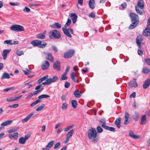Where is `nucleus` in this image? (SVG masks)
Listing matches in <instances>:
<instances>
[{
	"label": "nucleus",
	"mask_w": 150,
	"mask_h": 150,
	"mask_svg": "<svg viewBox=\"0 0 150 150\" xmlns=\"http://www.w3.org/2000/svg\"><path fill=\"white\" fill-rule=\"evenodd\" d=\"M88 137L89 139H91L94 143L98 141V137L97 136V133L95 128H91L88 132Z\"/></svg>",
	"instance_id": "f257e3e1"
},
{
	"label": "nucleus",
	"mask_w": 150,
	"mask_h": 150,
	"mask_svg": "<svg viewBox=\"0 0 150 150\" xmlns=\"http://www.w3.org/2000/svg\"><path fill=\"white\" fill-rule=\"evenodd\" d=\"M71 23V20L70 19L68 18L67 21L65 25V27H63L62 28L65 35L70 38L72 37V35L69 33L73 34V30L71 28H67L66 27L69 25Z\"/></svg>",
	"instance_id": "f03ea898"
},
{
	"label": "nucleus",
	"mask_w": 150,
	"mask_h": 150,
	"mask_svg": "<svg viewBox=\"0 0 150 150\" xmlns=\"http://www.w3.org/2000/svg\"><path fill=\"white\" fill-rule=\"evenodd\" d=\"M49 37L51 39H59L61 37V35L59 31L54 30L50 32Z\"/></svg>",
	"instance_id": "7ed1b4c3"
},
{
	"label": "nucleus",
	"mask_w": 150,
	"mask_h": 150,
	"mask_svg": "<svg viewBox=\"0 0 150 150\" xmlns=\"http://www.w3.org/2000/svg\"><path fill=\"white\" fill-rule=\"evenodd\" d=\"M10 29L12 31L16 32H21L25 30L23 26L17 24L12 25L10 27Z\"/></svg>",
	"instance_id": "20e7f679"
},
{
	"label": "nucleus",
	"mask_w": 150,
	"mask_h": 150,
	"mask_svg": "<svg viewBox=\"0 0 150 150\" xmlns=\"http://www.w3.org/2000/svg\"><path fill=\"white\" fill-rule=\"evenodd\" d=\"M75 51L74 50H69L64 53V57L66 59L72 57Z\"/></svg>",
	"instance_id": "39448f33"
},
{
	"label": "nucleus",
	"mask_w": 150,
	"mask_h": 150,
	"mask_svg": "<svg viewBox=\"0 0 150 150\" xmlns=\"http://www.w3.org/2000/svg\"><path fill=\"white\" fill-rule=\"evenodd\" d=\"M132 22H135L137 23L139 22V17L137 15L134 13H131L129 14Z\"/></svg>",
	"instance_id": "423d86ee"
},
{
	"label": "nucleus",
	"mask_w": 150,
	"mask_h": 150,
	"mask_svg": "<svg viewBox=\"0 0 150 150\" xmlns=\"http://www.w3.org/2000/svg\"><path fill=\"white\" fill-rule=\"evenodd\" d=\"M53 68L54 70L57 71H60V63L59 61L57 60L54 64Z\"/></svg>",
	"instance_id": "0eeeda50"
},
{
	"label": "nucleus",
	"mask_w": 150,
	"mask_h": 150,
	"mask_svg": "<svg viewBox=\"0 0 150 150\" xmlns=\"http://www.w3.org/2000/svg\"><path fill=\"white\" fill-rule=\"evenodd\" d=\"M50 66V64L48 61L45 60L43 62L41 65V68L43 70L47 69Z\"/></svg>",
	"instance_id": "6e6552de"
},
{
	"label": "nucleus",
	"mask_w": 150,
	"mask_h": 150,
	"mask_svg": "<svg viewBox=\"0 0 150 150\" xmlns=\"http://www.w3.org/2000/svg\"><path fill=\"white\" fill-rule=\"evenodd\" d=\"M142 40V37L141 35H139L136 38V43L139 48H140L141 47V44Z\"/></svg>",
	"instance_id": "1a4fd4ad"
},
{
	"label": "nucleus",
	"mask_w": 150,
	"mask_h": 150,
	"mask_svg": "<svg viewBox=\"0 0 150 150\" xmlns=\"http://www.w3.org/2000/svg\"><path fill=\"white\" fill-rule=\"evenodd\" d=\"M11 50V49L4 50H3L2 53V56L4 60L6 59L7 57V54L9 53Z\"/></svg>",
	"instance_id": "9d476101"
},
{
	"label": "nucleus",
	"mask_w": 150,
	"mask_h": 150,
	"mask_svg": "<svg viewBox=\"0 0 150 150\" xmlns=\"http://www.w3.org/2000/svg\"><path fill=\"white\" fill-rule=\"evenodd\" d=\"M150 85V79H149L146 80L144 83L143 85L144 89H146L149 87Z\"/></svg>",
	"instance_id": "9b49d317"
},
{
	"label": "nucleus",
	"mask_w": 150,
	"mask_h": 150,
	"mask_svg": "<svg viewBox=\"0 0 150 150\" xmlns=\"http://www.w3.org/2000/svg\"><path fill=\"white\" fill-rule=\"evenodd\" d=\"M137 6L141 9H143L144 6V2L143 0H139Z\"/></svg>",
	"instance_id": "f8f14e48"
},
{
	"label": "nucleus",
	"mask_w": 150,
	"mask_h": 150,
	"mask_svg": "<svg viewBox=\"0 0 150 150\" xmlns=\"http://www.w3.org/2000/svg\"><path fill=\"white\" fill-rule=\"evenodd\" d=\"M129 136L130 137L135 139H138L140 138L139 136L136 135L134 132L131 130L129 131Z\"/></svg>",
	"instance_id": "ddd939ff"
},
{
	"label": "nucleus",
	"mask_w": 150,
	"mask_h": 150,
	"mask_svg": "<svg viewBox=\"0 0 150 150\" xmlns=\"http://www.w3.org/2000/svg\"><path fill=\"white\" fill-rule=\"evenodd\" d=\"M41 43H42L41 41L38 40H33L31 42V44L34 46H38V47Z\"/></svg>",
	"instance_id": "4468645a"
},
{
	"label": "nucleus",
	"mask_w": 150,
	"mask_h": 150,
	"mask_svg": "<svg viewBox=\"0 0 150 150\" xmlns=\"http://www.w3.org/2000/svg\"><path fill=\"white\" fill-rule=\"evenodd\" d=\"M70 17L71 18L73 22L74 23H75L77 19V16L76 15L73 13H72L71 14Z\"/></svg>",
	"instance_id": "2eb2a0df"
},
{
	"label": "nucleus",
	"mask_w": 150,
	"mask_h": 150,
	"mask_svg": "<svg viewBox=\"0 0 150 150\" xmlns=\"http://www.w3.org/2000/svg\"><path fill=\"white\" fill-rule=\"evenodd\" d=\"M47 57H46L45 59L52 62H54V59L52 54L50 53H47Z\"/></svg>",
	"instance_id": "dca6fc26"
},
{
	"label": "nucleus",
	"mask_w": 150,
	"mask_h": 150,
	"mask_svg": "<svg viewBox=\"0 0 150 150\" xmlns=\"http://www.w3.org/2000/svg\"><path fill=\"white\" fill-rule=\"evenodd\" d=\"M33 115V112L30 113L25 118L23 119L21 121L23 123L27 122L31 118Z\"/></svg>",
	"instance_id": "f3484780"
},
{
	"label": "nucleus",
	"mask_w": 150,
	"mask_h": 150,
	"mask_svg": "<svg viewBox=\"0 0 150 150\" xmlns=\"http://www.w3.org/2000/svg\"><path fill=\"white\" fill-rule=\"evenodd\" d=\"M129 86L131 87H134L136 88L137 86V83L135 81H131L128 83Z\"/></svg>",
	"instance_id": "a211bd4d"
},
{
	"label": "nucleus",
	"mask_w": 150,
	"mask_h": 150,
	"mask_svg": "<svg viewBox=\"0 0 150 150\" xmlns=\"http://www.w3.org/2000/svg\"><path fill=\"white\" fill-rule=\"evenodd\" d=\"M50 27L53 28H60L61 27V25L59 23L57 22L50 25Z\"/></svg>",
	"instance_id": "6ab92c4d"
},
{
	"label": "nucleus",
	"mask_w": 150,
	"mask_h": 150,
	"mask_svg": "<svg viewBox=\"0 0 150 150\" xmlns=\"http://www.w3.org/2000/svg\"><path fill=\"white\" fill-rule=\"evenodd\" d=\"M121 119V118L119 117L116 119L115 122V125L118 128H119L121 126L120 123Z\"/></svg>",
	"instance_id": "aec40b11"
},
{
	"label": "nucleus",
	"mask_w": 150,
	"mask_h": 150,
	"mask_svg": "<svg viewBox=\"0 0 150 150\" xmlns=\"http://www.w3.org/2000/svg\"><path fill=\"white\" fill-rule=\"evenodd\" d=\"M76 75L75 74V73L74 72H72L71 74V77L72 79L76 83H78L79 82L78 80V79L76 77Z\"/></svg>",
	"instance_id": "412c9836"
},
{
	"label": "nucleus",
	"mask_w": 150,
	"mask_h": 150,
	"mask_svg": "<svg viewBox=\"0 0 150 150\" xmlns=\"http://www.w3.org/2000/svg\"><path fill=\"white\" fill-rule=\"evenodd\" d=\"M13 122V120H8L6 121L5 122H2L1 124V125L2 127H5V126H6L7 125H9L11 124Z\"/></svg>",
	"instance_id": "4be33fe9"
},
{
	"label": "nucleus",
	"mask_w": 150,
	"mask_h": 150,
	"mask_svg": "<svg viewBox=\"0 0 150 150\" xmlns=\"http://www.w3.org/2000/svg\"><path fill=\"white\" fill-rule=\"evenodd\" d=\"M50 83L49 82V81L48 79H47L46 81L44 82H43L42 84H40L38 86L36 87L35 89L36 90H38L41 87L42 85H48L50 84Z\"/></svg>",
	"instance_id": "5701e85b"
},
{
	"label": "nucleus",
	"mask_w": 150,
	"mask_h": 150,
	"mask_svg": "<svg viewBox=\"0 0 150 150\" xmlns=\"http://www.w3.org/2000/svg\"><path fill=\"white\" fill-rule=\"evenodd\" d=\"M88 4L90 8L91 9H92L94 8L95 3L94 0H90Z\"/></svg>",
	"instance_id": "b1692460"
},
{
	"label": "nucleus",
	"mask_w": 150,
	"mask_h": 150,
	"mask_svg": "<svg viewBox=\"0 0 150 150\" xmlns=\"http://www.w3.org/2000/svg\"><path fill=\"white\" fill-rule=\"evenodd\" d=\"M129 117V115L127 112H126L125 115V120L124 122V124L126 125L127 124L128 122V118Z\"/></svg>",
	"instance_id": "393cba45"
},
{
	"label": "nucleus",
	"mask_w": 150,
	"mask_h": 150,
	"mask_svg": "<svg viewBox=\"0 0 150 150\" xmlns=\"http://www.w3.org/2000/svg\"><path fill=\"white\" fill-rule=\"evenodd\" d=\"M82 93L81 91L76 90L74 92V94L75 97L77 98H79L81 96Z\"/></svg>",
	"instance_id": "a878e982"
},
{
	"label": "nucleus",
	"mask_w": 150,
	"mask_h": 150,
	"mask_svg": "<svg viewBox=\"0 0 150 150\" xmlns=\"http://www.w3.org/2000/svg\"><path fill=\"white\" fill-rule=\"evenodd\" d=\"M102 127L105 129L109 130L111 131H114L115 130V128L112 127H109L107 126L102 125Z\"/></svg>",
	"instance_id": "bb28decb"
},
{
	"label": "nucleus",
	"mask_w": 150,
	"mask_h": 150,
	"mask_svg": "<svg viewBox=\"0 0 150 150\" xmlns=\"http://www.w3.org/2000/svg\"><path fill=\"white\" fill-rule=\"evenodd\" d=\"M58 78L57 76H54L52 78L47 79L49 82L50 84L51 82H54L57 80Z\"/></svg>",
	"instance_id": "cd10ccee"
},
{
	"label": "nucleus",
	"mask_w": 150,
	"mask_h": 150,
	"mask_svg": "<svg viewBox=\"0 0 150 150\" xmlns=\"http://www.w3.org/2000/svg\"><path fill=\"white\" fill-rule=\"evenodd\" d=\"M146 122V120L145 115L142 116L141 118V122L140 124L141 125H145Z\"/></svg>",
	"instance_id": "c85d7f7f"
},
{
	"label": "nucleus",
	"mask_w": 150,
	"mask_h": 150,
	"mask_svg": "<svg viewBox=\"0 0 150 150\" xmlns=\"http://www.w3.org/2000/svg\"><path fill=\"white\" fill-rule=\"evenodd\" d=\"M10 76L9 74L6 72L4 73L1 77V79H8L10 78Z\"/></svg>",
	"instance_id": "c756f323"
},
{
	"label": "nucleus",
	"mask_w": 150,
	"mask_h": 150,
	"mask_svg": "<svg viewBox=\"0 0 150 150\" xmlns=\"http://www.w3.org/2000/svg\"><path fill=\"white\" fill-rule=\"evenodd\" d=\"M54 143L53 141L50 142L46 146L47 150H49L52 146Z\"/></svg>",
	"instance_id": "7c9ffc66"
},
{
	"label": "nucleus",
	"mask_w": 150,
	"mask_h": 150,
	"mask_svg": "<svg viewBox=\"0 0 150 150\" xmlns=\"http://www.w3.org/2000/svg\"><path fill=\"white\" fill-rule=\"evenodd\" d=\"M139 118V113L137 112H135V115H133V119L136 121L138 120V119Z\"/></svg>",
	"instance_id": "2f4dec72"
},
{
	"label": "nucleus",
	"mask_w": 150,
	"mask_h": 150,
	"mask_svg": "<svg viewBox=\"0 0 150 150\" xmlns=\"http://www.w3.org/2000/svg\"><path fill=\"white\" fill-rule=\"evenodd\" d=\"M18 134L17 132L14 133L13 134L11 135H10L9 136V137L11 138V137L14 138L15 139H17L18 137Z\"/></svg>",
	"instance_id": "473e14b6"
},
{
	"label": "nucleus",
	"mask_w": 150,
	"mask_h": 150,
	"mask_svg": "<svg viewBox=\"0 0 150 150\" xmlns=\"http://www.w3.org/2000/svg\"><path fill=\"white\" fill-rule=\"evenodd\" d=\"M71 103L72 107L74 108H75L77 107V102L75 100H72L71 101Z\"/></svg>",
	"instance_id": "72a5a7b5"
},
{
	"label": "nucleus",
	"mask_w": 150,
	"mask_h": 150,
	"mask_svg": "<svg viewBox=\"0 0 150 150\" xmlns=\"http://www.w3.org/2000/svg\"><path fill=\"white\" fill-rule=\"evenodd\" d=\"M74 131L73 129H71L70 130L67 134L66 137L70 138L72 136L74 133Z\"/></svg>",
	"instance_id": "f704fd0d"
},
{
	"label": "nucleus",
	"mask_w": 150,
	"mask_h": 150,
	"mask_svg": "<svg viewBox=\"0 0 150 150\" xmlns=\"http://www.w3.org/2000/svg\"><path fill=\"white\" fill-rule=\"evenodd\" d=\"M50 96L46 94H43L40 96L38 97L39 99L41 100V99L43 98H46L50 97Z\"/></svg>",
	"instance_id": "c9c22d12"
},
{
	"label": "nucleus",
	"mask_w": 150,
	"mask_h": 150,
	"mask_svg": "<svg viewBox=\"0 0 150 150\" xmlns=\"http://www.w3.org/2000/svg\"><path fill=\"white\" fill-rule=\"evenodd\" d=\"M36 37L38 38L43 39L45 38V34L43 33L42 34H38L36 35Z\"/></svg>",
	"instance_id": "e433bc0d"
},
{
	"label": "nucleus",
	"mask_w": 150,
	"mask_h": 150,
	"mask_svg": "<svg viewBox=\"0 0 150 150\" xmlns=\"http://www.w3.org/2000/svg\"><path fill=\"white\" fill-rule=\"evenodd\" d=\"M19 129V127H16L10 129L8 131L9 133H11L15 132Z\"/></svg>",
	"instance_id": "4c0bfd02"
},
{
	"label": "nucleus",
	"mask_w": 150,
	"mask_h": 150,
	"mask_svg": "<svg viewBox=\"0 0 150 150\" xmlns=\"http://www.w3.org/2000/svg\"><path fill=\"white\" fill-rule=\"evenodd\" d=\"M142 72L144 74H147L150 71V69L146 67H144L142 69Z\"/></svg>",
	"instance_id": "58836bf2"
},
{
	"label": "nucleus",
	"mask_w": 150,
	"mask_h": 150,
	"mask_svg": "<svg viewBox=\"0 0 150 150\" xmlns=\"http://www.w3.org/2000/svg\"><path fill=\"white\" fill-rule=\"evenodd\" d=\"M99 124L102 127V125L106 126L105 124H106V121L105 119H103L99 121Z\"/></svg>",
	"instance_id": "ea45409f"
},
{
	"label": "nucleus",
	"mask_w": 150,
	"mask_h": 150,
	"mask_svg": "<svg viewBox=\"0 0 150 150\" xmlns=\"http://www.w3.org/2000/svg\"><path fill=\"white\" fill-rule=\"evenodd\" d=\"M139 7L137 6H136L135 7V10L137 13L140 15H142L143 13V12L141 10H139Z\"/></svg>",
	"instance_id": "a19ab883"
},
{
	"label": "nucleus",
	"mask_w": 150,
	"mask_h": 150,
	"mask_svg": "<svg viewBox=\"0 0 150 150\" xmlns=\"http://www.w3.org/2000/svg\"><path fill=\"white\" fill-rule=\"evenodd\" d=\"M41 101V100L39 99H38V100H36L34 102L31 103L30 105L31 106H33L35 105H36L38 103H39Z\"/></svg>",
	"instance_id": "79ce46f5"
},
{
	"label": "nucleus",
	"mask_w": 150,
	"mask_h": 150,
	"mask_svg": "<svg viewBox=\"0 0 150 150\" xmlns=\"http://www.w3.org/2000/svg\"><path fill=\"white\" fill-rule=\"evenodd\" d=\"M41 101V100L39 99H38V100H36L34 102L31 103L30 105L31 106H33L35 105H36L38 103H39Z\"/></svg>",
	"instance_id": "37998d69"
},
{
	"label": "nucleus",
	"mask_w": 150,
	"mask_h": 150,
	"mask_svg": "<svg viewBox=\"0 0 150 150\" xmlns=\"http://www.w3.org/2000/svg\"><path fill=\"white\" fill-rule=\"evenodd\" d=\"M19 143L22 144H24L26 142V140L24 139V137L20 138L19 139Z\"/></svg>",
	"instance_id": "c03bdc74"
},
{
	"label": "nucleus",
	"mask_w": 150,
	"mask_h": 150,
	"mask_svg": "<svg viewBox=\"0 0 150 150\" xmlns=\"http://www.w3.org/2000/svg\"><path fill=\"white\" fill-rule=\"evenodd\" d=\"M132 24H131L129 27V29H132L134 28L137 25V23H135V22H132Z\"/></svg>",
	"instance_id": "a18cd8bd"
},
{
	"label": "nucleus",
	"mask_w": 150,
	"mask_h": 150,
	"mask_svg": "<svg viewBox=\"0 0 150 150\" xmlns=\"http://www.w3.org/2000/svg\"><path fill=\"white\" fill-rule=\"evenodd\" d=\"M66 74H67L64 73L61 76V80H64L67 79V77L66 76Z\"/></svg>",
	"instance_id": "49530a36"
},
{
	"label": "nucleus",
	"mask_w": 150,
	"mask_h": 150,
	"mask_svg": "<svg viewBox=\"0 0 150 150\" xmlns=\"http://www.w3.org/2000/svg\"><path fill=\"white\" fill-rule=\"evenodd\" d=\"M45 105L43 104L39 106L36 109V110L37 111L41 110L44 107Z\"/></svg>",
	"instance_id": "de8ad7c7"
},
{
	"label": "nucleus",
	"mask_w": 150,
	"mask_h": 150,
	"mask_svg": "<svg viewBox=\"0 0 150 150\" xmlns=\"http://www.w3.org/2000/svg\"><path fill=\"white\" fill-rule=\"evenodd\" d=\"M16 54L17 55L20 56L23 54V51L18 50L16 51Z\"/></svg>",
	"instance_id": "09e8293b"
},
{
	"label": "nucleus",
	"mask_w": 150,
	"mask_h": 150,
	"mask_svg": "<svg viewBox=\"0 0 150 150\" xmlns=\"http://www.w3.org/2000/svg\"><path fill=\"white\" fill-rule=\"evenodd\" d=\"M23 11L25 12L28 13L30 11V9L28 7L25 6V8L23 9Z\"/></svg>",
	"instance_id": "8fccbe9b"
},
{
	"label": "nucleus",
	"mask_w": 150,
	"mask_h": 150,
	"mask_svg": "<svg viewBox=\"0 0 150 150\" xmlns=\"http://www.w3.org/2000/svg\"><path fill=\"white\" fill-rule=\"evenodd\" d=\"M12 40H7L4 41V44H9L11 45H13L12 43L11 42Z\"/></svg>",
	"instance_id": "3c124183"
},
{
	"label": "nucleus",
	"mask_w": 150,
	"mask_h": 150,
	"mask_svg": "<svg viewBox=\"0 0 150 150\" xmlns=\"http://www.w3.org/2000/svg\"><path fill=\"white\" fill-rule=\"evenodd\" d=\"M97 132L99 133H100L103 131V129L100 126H98L97 127Z\"/></svg>",
	"instance_id": "603ef678"
},
{
	"label": "nucleus",
	"mask_w": 150,
	"mask_h": 150,
	"mask_svg": "<svg viewBox=\"0 0 150 150\" xmlns=\"http://www.w3.org/2000/svg\"><path fill=\"white\" fill-rule=\"evenodd\" d=\"M42 88H41L39 90L38 89V90H36V91H34V92L33 93V95H34V96L35 95H36L38 94L39 93L42 91Z\"/></svg>",
	"instance_id": "864d4df0"
},
{
	"label": "nucleus",
	"mask_w": 150,
	"mask_h": 150,
	"mask_svg": "<svg viewBox=\"0 0 150 150\" xmlns=\"http://www.w3.org/2000/svg\"><path fill=\"white\" fill-rule=\"evenodd\" d=\"M67 104L66 103H64L61 107V108L63 110H65L67 108Z\"/></svg>",
	"instance_id": "5fc2aeb1"
},
{
	"label": "nucleus",
	"mask_w": 150,
	"mask_h": 150,
	"mask_svg": "<svg viewBox=\"0 0 150 150\" xmlns=\"http://www.w3.org/2000/svg\"><path fill=\"white\" fill-rule=\"evenodd\" d=\"M47 45V43L46 42H44L42 44L40 43V45L39 47L40 48H43L45 47Z\"/></svg>",
	"instance_id": "6e6d98bb"
},
{
	"label": "nucleus",
	"mask_w": 150,
	"mask_h": 150,
	"mask_svg": "<svg viewBox=\"0 0 150 150\" xmlns=\"http://www.w3.org/2000/svg\"><path fill=\"white\" fill-rule=\"evenodd\" d=\"M73 127V125H71L70 126H68L67 128L65 129L64 130V132H66L67 131H68V130H69L72 127Z\"/></svg>",
	"instance_id": "4d7b16f0"
},
{
	"label": "nucleus",
	"mask_w": 150,
	"mask_h": 150,
	"mask_svg": "<svg viewBox=\"0 0 150 150\" xmlns=\"http://www.w3.org/2000/svg\"><path fill=\"white\" fill-rule=\"evenodd\" d=\"M14 87H12L8 88H5L3 90V91L4 92H8V91H10V90H11L12 89H14Z\"/></svg>",
	"instance_id": "13d9d810"
},
{
	"label": "nucleus",
	"mask_w": 150,
	"mask_h": 150,
	"mask_svg": "<svg viewBox=\"0 0 150 150\" xmlns=\"http://www.w3.org/2000/svg\"><path fill=\"white\" fill-rule=\"evenodd\" d=\"M19 106L18 104H13L12 105H9L8 106V107L10 108H16L18 107Z\"/></svg>",
	"instance_id": "bf43d9fd"
},
{
	"label": "nucleus",
	"mask_w": 150,
	"mask_h": 150,
	"mask_svg": "<svg viewBox=\"0 0 150 150\" xmlns=\"http://www.w3.org/2000/svg\"><path fill=\"white\" fill-rule=\"evenodd\" d=\"M60 143L59 142L57 143L54 145V149H56L59 147L60 145Z\"/></svg>",
	"instance_id": "052dcab7"
},
{
	"label": "nucleus",
	"mask_w": 150,
	"mask_h": 150,
	"mask_svg": "<svg viewBox=\"0 0 150 150\" xmlns=\"http://www.w3.org/2000/svg\"><path fill=\"white\" fill-rule=\"evenodd\" d=\"M136 92H134L132 94H131L129 96V97L130 98H134L136 97Z\"/></svg>",
	"instance_id": "680f3d73"
},
{
	"label": "nucleus",
	"mask_w": 150,
	"mask_h": 150,
	"mask_svg": "<svg viewBox=\"0 0 150 150\" xmlns=\"http://www.w3.org/2000/svg\"><path fill=\"white\" fill-rule=\"evenodd\" d=\"M6 100L8 102L14 101V98H12V97L7 98Z\"/></svg>",
	"instance_id": "e2e57ef3"
},
{
	"label": "nucleus",
	"mask_w": 150,
	"mask_h": 150,
	"mask_svg": "<svg viewBox=\"0 0 150 150\" xmlns=\"http://www.w3.org/2000/svg\"><path fill=\"white\" fill-rule=\"evenodd\" d=\"M70 85V83L69 82H66L64 84V87L66 88H68Z\"/></svg>",
	"instance_id": "0e129e2a"
},
{
	"label": "nucleus",
	"mask_w": 150,
	"mask_h": 150,
	"mask_svg": "<svg viewBox=\"0 0 150 150\" xmlns=\"http://www.w3.org/2000/svg\"><path fill=\"white\" fill-rule=\"evenodd\" d=\"M62 125V123H57L55 126V129H57L59 127L61 126Z\"/></svg>",
	"instance_id": "69168bd1"
},
{
	"label": "nucleus",
	"mask_w": 150,
	"mask_h": 150,
	"mask_svg": "<svg viewBox=\"0 0 150 150\" xmlns=\"http://www.w3.org/2000/svg\"><path fill=\"white\" fill-rule=\"evenodd\" d=\"M9 4L12 6H18L19 5V4L17 2L13 3L12 2H10Z\"/></svg>",
	"instance_id": "338daca9"
},
{
	"label": "nucleus",
	"mask_w": 150,
	"mask_h": 150,
	"mask_svg": "<svg viewBox=\"0 0 150 150\" xmlns=\"http://www.w3.org/2000/svg\"><path fill=\"white\" fill-rule=\"evenodd\" d=\"M22 97V95H21L15 97L14 98V101L17 100L18 99H20Z\"/></svg>",
	"instance_id": "774afa93"
}]
</instances>
